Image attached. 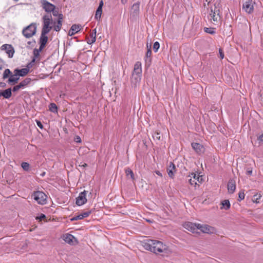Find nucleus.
Listing matches in <instances>:
<instances>
[{"label":"nucleus","instance_id":"nucleus-1","mask_svg":"<svg viewBox=\"0 0 263 263\" xmlns=\"http://www.w3.org/2000/svg\"><path fill=\"white\" fill-rule=\"evenodd\" d=\"M142 246L148 251L154 253H167L168 247L161 241L148 239L142 242Z\"/></svg>","mask_w":263,"mask_h":263},{"label":"nucleus","instance_id":"nucleus-2","mask_svg":"<svg viewBox=\"0 0 263 263\" xmlns=\"http://www.w3.org/2000/svg\"><path fill=\"white\" fill-rule=\"evenodd\" d=\"M219 3H215L213 6H212L209 12L208 19L213 23H217L220 19V9L219 7Z\"/></svg>","mask_w":263,"mask_h":263},{"label":"nucleus","instance_id":"nucleus-3","mask_svg":"<svg viewBox=\"0 0 263 263\" xmlns=\"http://www.w3.org/2000/svg\"><path fill=\"white\" fill-rule=\"evenodd\" d=\"M142 76V65L140 62H137L134 65V70L131 78V81L135 86L141 80Z\"/></svg>","mask_w":263,"mask_h":263},{"label":"nucleus","instance_id":"nucleus-4","mask_svg":"<svg viewBox=\"0 0 263 263\" xmlns=\"http://www.w3.org/2000/svg\"><path fill=\"white\" fill-rule=\"evenodd\" d=\"M43 27L42 31L49 32L52 28V24H54L55 22H53V20L51 14H47L44 15L42 17Z\"/></svg>","mask_w":263,"mask_h":263},{"label":"nucleus","instance_id":"nucleus-5","mask_svg":"<svg viewBox=\"0 0 263 263\" xmlns=\"http://www.w3.org/2000/svg\"><path fill=\"white\" fill-rule=\"evenodd\" d=\"M36 27L35 24L32 23L23 30L22 33L26 38H30L36 33Z\"/></svg>","mask_w":263,"mask_h":263},{"label":"nucleus","instance_id":"nucleus-6","mask_svg":"<svg viewBox=\"0 0 263 263\" xmlns=\"http://www.w3.org/2000/svg\"><path fill=\"white\" fill-rule=\"evenodd\" d=\"M33 199L40 204H44L46 203L47 196L42 192L37 191L33 195Z\"/></svg>","mask_w":263,"mask_h":263},{"label":"nucleus","instance_id":"nucleus-7","mask_svg":"<svg viewBox=\"0 0 263 263\" xmlns=\"http://www.w3.org/2000/svg\"><path fill=\"white\" fill-rule=\"evenodd\" d=\"M198 229L202 232L207 234H215L217 232L216 228L208 224H201L198 223Z\"/></svg>","mask_w":263,"mask_h":263},{"label":"nucleus","instance_id":"nucleus-8","mask_svg":"<svg viewBox=\"0 0 263 263\" xmlns=\"http://www.w3.org/2000/svg\"><path fill=\"white\" fill-rule=\"evenodd\" d=\"M63 240L67 243L74 245L78 243V241L72 235L66 233L63 235Z\"/></svg>","mask_w":263,"mask_h":263},{"label":"nucleus","instance_id":"nucleus-9","mask_svg":"<svg viewBox=\"0 0 263 263\" xmlns=\"http://www.w3.org/2000/svg\"><path fill=\"white\" fill-rule=\"evenodd\" d=\"M49 32L41 31V34L40 37L39 43L40 44V50H42L45 47L47 41H48V37L47 36V34Z\"/></svg>","mask_w":263,"mask_h":263},{"label":"nucleus","instance_id":"nucleus-10","mask_svg":"<svg viewBox=\"0 0 263 263\" xmlns=\"http://www.w3.org/2000/svg\"><path fill=\"white\" fill-rule=\"evenodd\" d=\"M86 194V191H84L79 194V196L76 198V202L78 205H82L87 202Z\"/></svg>","mask_w":263,"mask_h":263},{"label":"nucleus","instance_id":"nucleus-11","mask_svg":"<svg viewBox=\"0 0 263 263\" xmlns=\"http://www.w3.org/2000/svg\"><path fill=\"white\" fill-rule=\"evenodd\" d=\"M41 4L43 8L46 12L48 13L51 12V11L55 8V7L54 5L50 3L46 0H42Z\"/></svg>","mask_w":263,"mask_h":263},{"label":"nucleus","instance_id":"nucleus-12","mask_svg":"<svg viewBox=\"0 0 263 263\" xmlns=\"http://www.w3.org/2000/svg\"><path fill=\"white\" fill-rule=\"evenodd\" d=\"M254 4L252 1H248L242 5V9L248 13H251L254 10Z\"/></svg>","mask_w":263,"mask_h":263},{"label":"nucleus","instance_id":"nucleus-13","mask_svg":"<svg viewBox=\"0 0 263 263\" xmlns=\"http://www.w3.org/2000/svg\"><path fill=\"white\" fill-rule=\"evenodd\" d=\"M197 226L198 224L193 223L190 222H185L183 224V227L185 229L192 232V233H195L196 232L197 230H198V227Z\"/></svg>","mask_w":263,"mask_h":263},{"label":"nucleus","instance_id":"nucleus-14","mask_svg":"<svg viewBox=\"0 0 263 263\" xmlns=\"http://www.w3.org/2000/svg\"><path fill=\"white\" fill-rule=\"evenodd\" d=\"M30 82V79L26 78L23 81H22L18 85H17L13 87V91H17L20 89L24 88Z\"/></svg>","mask_w":263,"mask_h":263},{"label":"nucleus","instance_id":"nucleus-15","mask_svg":"<svg viewBox=\"0 0 263 263\" xmlns=\"http://www.w3.org/2000/svg\"><path fill=\"white\" fill-rule=\"evenodd\" d=\"M96 28L93 29L92 31L90 33L89 36L87 37V43L88 44H92L96 42Z\"/></svg>","mask_w":263,"mask_h":263},{"label":"nucleus","instance_id":"nucleus-16","mask_svg":"<svg viewBox=\"0 0 263 263\" xmlns=\"http://www.w3.org/2000/svg\"><path fill=\"white\" fill-rule=\"evenodd\" d=\"M3 49L6 50V52L9 55V58H12L13 55L14 50L13 47L11 45L5 44L2 46Z\"/></svg>","mask_w":263,"mask_h":263},{"label":"nucleus","instance_id":"nucleus-17","mask_svg":"<svg viewBox=\"0 0 263 263\" xmlns=\"http://www.w3.org/2000/svg\"><path fill=\"white\" fill-rule=\"evenodd\" d=\"M192 146L193 148L198 154L203 153L204 151V148L203 145L198 143H192Z\"/></svg>","mask_w":263,"mask_h":263},{"label":"nucleus","instance_id":"nucleus-18","mask_svg":"<svg viewBox=\"0 0 263 263\" xmlns=\"http://www.w3.org/2000/svg\"><path fill=\"white\" fill-rule=\"evenodd\" d=\"M80 25L73 24L72 25L68 32V35L70 36H72L75 34L76 33L78 32L80 30Z\"/></svg>","mask_w":263,"mask_h":263},{"label":"nucleus","instance_id":"nucleus-19","mask_svg":"<svg viewBox=\"0 0 263 263\" xmlns=\"http://www.w3.org/2000/svg\"><path fill=\"white\" fill-rule=\"evenodd\" d=\"M91 213L90 211H86L82 212V213L76 216L71 219V221L77 220L79 219H82L84 218L87 217Z\"/></svg>","mask_w":263,"mask_h":263},{"label":"nucleus","instance_id":"nucleus-20","mask_svg":"<svg viewBox=\"0 0 263 263\" xmlns=\"http://www.w3.org/2000/svg\"><path fill=\"white\" fill-rule=\"evenodd\" d=\"M236 189L235 181L234 180H230L228 183V190L229 193L232 194Z\"/></svg>","mask_w":263,"mask_h":263},{"label":"nucleus","instance_id":"nucleus-21","mask_svg":"<svg viewBox=\"0 0 263 263\" xmlns=\"http://www.w3.org/2000/svg\"><path fill=\"white\" fill-rule=\"evenodd\" d=\"M63 19V15L62 14L59 15V18H58L57 25H54V30L56 31H59L62 26V22Z\"/></svg>","mask_w":263,"mask_h":263},{"label":"nucleus","instance_id":"nucleus-22","mask_svg":"<svg viewBox=\"0 0 263 263\" xmlns=\"http://www.w3.org/2000/svg\"><path fill=\"white\" fill-rule=\"evenodd\" d=\"M20 79V76L17 74L14 73L13 74L11 75L8 80V83L11 85H14L17 83Z\"/></svg>","mask_w":263,"mask_h":263},{"label":"nucleus","instance_id":"nucleus-23","mask_svg":"<svg viewBox=\"0 0 263 263\" xmlns=\"http://www.w3.org/2000/svg\"><path fill=\"white\" fill-rule=\"evenodd\" d=\"M175 165L172 163L170 162L169 164V165L168 166L167 171L168 176L171 178H173L174 176V172H175Z\"/></svg>","mask_w":263,"mask_h":263},{"label":"nucleus","instance_id":"nucleus-24","mask_svg":"<svg viewBox=\"0 0 263 263\" xmlns=\"http://www.w3.org/2000/svg\"><path fill=\"white\" fill-rule=\"evenodd\" d=\"M29 72L28 68H23L21 69H16L14 71V73H17L20 77L26 76Z\"/></svg>","mask_w":263,"mask_h":263},{"label":"nucleus","instance_id":"nucleus-25","mask_svg":"<svg viewBox=\"0 0 263 263\" xmlns=\"http://www.w3.org/2000/svg\"><path fill=\"white\" fill-rule=\"evenodd\" d=\"M12 95L11 88L7 89L4 90L3 92H0V97L3 96L6 99L9 98Z\"/></svg>","mask_w":263,"mask_h":263},{"label":"nucleus","instance_id":"nucleus-26","mask_svg":"<svg viewBox=\"0 0 263 263\" xmlns=\"http://www.w3.org/2000/svg\"><path fill=\"white\" fill-rule=\"evenodd\" d=\"M140 2H137L133 4L132 7V11L133 13L137 15L139 12Z\"/></svg>","mask_w":263,"mask_h":263},{"label":"nucleus","instance_id":"nucleus-27","mask_svg":"<svg viewBox=\"0 0 263 263\" xmlns=\"http://www.w3.org/2000/svg\"><path fill=\"white\" fill-rule=\"evenodd\" d=\"M42 50H40V47L39 48V49H34V50H33V55H34V58H33L31 62L28 65V67L29 68L30 67V65L32 63H33L35 62V59L36 58H37L39 55V53L40 51H41Z\"/></svg>","mask_w":263,"mask_h":263},{"label":"nucleus","instance_id":"nucleus-28","mask_svg":"<svg viewBox=\"0 0 263 263\" xmlns=\"http://www.w3.org/2000/svg\"><path fill=\"white\" fill-rule=\"evenodd\" d=\"M222 207L221 209L228 210L230 207V203L228 200H224L221 202Z\"/></svg>","mask_w":263,"mask_h":263},{"label":"nucleus","instance_id":"nucleus-29","mask_svg":"<svg viewBox=\"0 0 263 263\" xmlns=\"http://www.w3.org/2000/svg\"><path fill=\"white\" fill-rule=\"evenodd\" d=\"M49 109L52 112H58V107L55 103H50L49 105Z\"/></svg>","mask_w":263,"mask_h":263},{"label":"nucleus","instance_id":"nucleus-30","mask_svg":"<svg viewBox=\"0 0 263 263\" xmlns=\"http://www.w3.org/2000/svg\"><path fill=\"white\" fill-rule=\"evenodd\" d=\"M125 173H126V176H127L130 175V178L133 180H135L134 174L131 169H130V168L126 169L125 170Z\"/></svg>","mask_w":263,"mask_h":263},{"label":"nucleus","instance_id":"nucleus-31","mask_svg":"<svg viewBox=\"0 0 263 263\" xmlns=\"http://www.w3.org/2000/svg\"><path fill=\"white\" fill-rule=\"evenodd\" d=\"M188 180L192 185H194V186H196V185L197 184V181L195 180V177H194V178L192 177V176L190 175L188 176Z\"/></svg>","mask_w":263,"mask_h":263},{"label":"nucleus","instance_id":"nucleus-32","mask_svg":"<svg viewBox=\"0 0 263 263\" xmlns=\"http://www.w3.org/2000/svg\"><path fill=\"white\" fill-rule=\"evenodd\" d=\"M261 197V195L260 194H256L253 196V201L256 203H259Z\"/></svg>","mask_w":263,"mask_h":263},{"label":"nucleus","instance_id":"nucleus-33","mask_svg":"<svg viewBox=\"0 0 263 263\" xmlns=\"http://www.w3.org/2000/svg\"><path fill=\"white\" fill-rule=\"evenodd\" d=\"M204 30L205 32L211 34H213L215 33V31L214 30V28H204Z\"/></svg>","mask_w":263,"mask_h":263},{"label":"nucleus","instance_id":"nucleus-34","mask_svg":"<svg viewBox=\"0 0 263 263\" xmlns=\"http://www.w3.org/2000/svg\"><path fill=\"white\" fill-rule=\"evenodd\" d=\"M10 74H11V72L9 69H5L3 73V79L8 78Z\"/></svg>","mask_w":263,"mask_h":263},{"label":"nucleus","instance_id":"nucleus-35","mask_svg":"<svg viewBox=\"0 0 263 263\" xmlns=\"http://www.w3.org/2000/svg\"><path fill=\"white\" fill-rule=\"evenodd\" d=\"M160 47V44L158 42H156L154 43L153 45V49L155 52H157Z\"/></svg>","mask_w":263,"mask_h":263},{"label":"nucleus","instance_id":"nucleus-36","mask_svg":"<svg viewBox=\"0 0 263 263\" xmlns=\"http://www.w3.org/2000/svg\"><path fill=\"white\" fill-rule=\"evenodd\" d=\"M21 166L25 171H28L29 168V164L27 162H23Z\"/></svg>","mask_w":263,"mask_h":263},{"label":"nucleus","instance_id":"nucleus-37","mask_svg":"<svg viewBox=\"0 0 263 263\" xmlns=\"http://www.w3.org/2000/svg\"><path fill=\"white\" fill-rule=\"evenodd\" d=\"M245 194L243 191L239 192L238 194V200L241 201L245 198Z\"/></svg>","mask_w":263,"mask_h":263},{"label":"nucleus","instance_id":"nucleus-38","mask_svg":"<svg viewBox=\"0 0 263 263\" xmlns=\"http://www.w3.org/2000/svg\"><path fill=\"white\" fill-rule=\"evenodd\" d=\"M152 55V50L151 49H148V50H147V52L145 54V61H147V60H148V58H151V56Z\"/></svg>","mask_w":263,"mask_h":263},{"label":"nucleus","instance_id":"nucleus-39","mask_svg":"<svg viewBox=\"0 0 263 263\" xmlns=\"http://www.w3.org/2000/svg\"><path fill=\"white\" fill-rule=\"evenodd\" d=\"M153 138L154 139H156L157 140H160L161 136L160 135V133L158 132H156L153 135Z\"/></svg>","mask_w":263,"mask_h":263},{"label":"nucleus","instance_id":"nucleus-40","mask_svg":"<svg viewBox=\"0 0 263 263\" xmlns=\"http://www.w3.org/2000/svg\"><path fill=\"white\" fill-rule=\"evenodd\" d=\"M102 12L97 10L95 14V18L97 20H100Z\"/></svg>","mask_w":263,"mask_h":263},{"label":"nucleus","instance_id":"nucleus-41","mask_svg":"<svg viewBox=\"0 0 263 263\" xmlns=\"http://www.w3.org/2000/svg\"><path fill=\"white\" fill-rule=\"evenodd\" d=\"M51 12H52V14L53 16H58V18H59V15H60L61 13H59L58 10L53 9V10Z\"/></svg>","mask_w":263,"mask_h":263},{"label":"nucleus","instance_id":"nucleus-42","mask_svg":"<svg viewBox=\"0 0 263 263\" xmlns=\"http://www.w3.org/2000/svg\"><path fill=\"white\" fill-rule=\"evenodd\" d=\"M219 55H220V57L221 59H223L224 58V53L222 51V50L221 49H219Z\"/></svg>","mask_w":263,"mask_h":263},{"label":"nucleus","instance_id":"nucleus-43","mask_svg":"<svg viewBox=\"0 0 263 263\" xmlns=\"http://www.w3.org/2000/svg\"><path fill=\"white\" fill-rule=\"evenodd\" d=\"M36 124L40 128H43V125L40 121L36 120Z\"/></svg>","mask_w":263,"mask_h":263},{"label":"nucleus","instance_id":"nucleus-44","mask_svg":"<svg viewBox=\"0 0 263 263\" xmlns=\"http://www.w3.org/2000/svg\"><path fill=\"white\" fill-rule=\"evenodd\" d=\"M258 140H259L260 142H263V134L260 135L258 138Z\"/></svg>","mask_w":263,"mask_h":263},{"label":"nucleus","instance_id":"nucleus-45","mask_svg":"<svg viewBox=\"0 0 263 263\" xmlns=\"http://www.w3.org/2000/svg\"><path fill=\"white\" fill-rule=\"evenodd\" d=\"M191 175L192 176V177L194 178V177H195V180L197 181V174H196L195 173H192Z\"/></svg>","mask_w":263,"mask_h":263},{"label":"nucleus","instance_id":"nucleus-46","mask_svg":"<svg viewBox=\"0 0 263 263\" xmlns=\"http://www.w3.org/2000/svg\"><path fill=\"white\" fill-rule=\"evenodd\" d=\"M155 173L158 175V176H160L161 177H162V175L161 174V173L160 172H159V171H156L155 172Z\"/></svg>","mask_w":263,"mask_h":263},{"label":"nucleus","instance_id":"nucleus-47","mask_svg":"<svg viewBox=\"0 0 263 263\" xmlns=\"http://www.w3.org/2000/svg\"><path fill=\"white\" fill-rule=\"evenodd\" d=\"M45 218V215L44 214H42L39 217H37L40 220H42Z\"/></svg>","mask_w":263,"mask_h":263},{"label":"nucleus","instance_id":"nucleus-48","mask_svg":"<svg viewBox=\"0 0 263 263\" xmlns=\"http://www.w3.org/2000/svg\"><path fill=\"white\" fill-rule=\"evenodd\" d=\"M197 182H200L202 180V178L199 176V174H197Z\"/></svg>","mask_w":263,"mask_h":263},{"label":"nucleus","instance_id":"nucleus-49","mask_svg":"<svg viewBox=\"0 0 263 263\" xmlns=\"http://www.w3.org/2000/svg\"><path fill=\"white\" fill-rule=\"evenodd\" d=\"M35 43V41H33V42L29 41L28 42L27 44L28 45H32L33 44Z\"/></svg>","mask_w":263,"mask_h":263},{"label":"nucleus","instance_id":"nucleus-50","mask_svg":"<svg viewBox=\"0 0 263 263\" xmlns=\"http://www.w3.org/2000/svg\"><path fill=\"white\" fill-rule=\"evenodd\" d=\"M97 10H99L100 12H102V7L101 6H99Z\"/></svg>","mask_w":263,"mask_h":263},{"label":"nucleus","instance_id":"nucleus-51","mask_svg":"<svg viewBox=\"0 0 263 263\" xmlns=\"http://www.w3.org/2000/svg\"><path fill=\"white\" fill-rule=\"evenodd\" d=\"M146 48H147V50H148V49H149H149H151V45H148V43H147Z\"/></svg>","mask_w":263,"mask_h":263},{"label":"nucleus","instance_id":"nucleus-52","mask_svg":"<svg viewBox=\"0 0 263 263\" xmlns=\"http://www.w3.org/2000/svg\"><path fill=\"white\" fill-rule=\"evenodd\" d=\"M87 164L86 163H84L82 165H80L79 166H81V167H85L86 166H87Z\"/></svg>","mask_w":263,"mask_h":263},{"label":"nucleus","instance_id":"nucleus-53","mask_svg":"<svg viewBox=\"0 0 263 263\" xmlns=\"http://www.w3.org/2000/svg\"><path fill=\"white\" fill-rule=\"evenodd\" d=\"M77 142H81V139L79 137H78L77 138Z\"/></svg>","mask_w":263,"mask_h":263},{"label":"nucleus","instance_id":"nucleus-54","mask_svg":"<svg viewBox=\"0 0 263 263\" xmlns=\"http://www.w3.org/2000/svg\"><path fill=\"white\" fill-rule=\"evenodd\" d=\"M252 171H248L247 172V173L248 174H249V175H251V174H252Z\"/></svg>","mask_w":263,"mask_h":263},{"label":"nucleus","instance_id":"nucleus-55","mask_svg":"<svg viewBox=\"0 0 263 263\" xmlns=\"http://www.w3.org/2000/svg\"><path fill=\"white\" fill-rule=\"evenodd\" d=\"M103 5V1H101L100 2L99 6H101L102 7Z\"/></svg>","mask_w":263,"mask_h":263},{"label":"nucleus","instance_id":"nucleus-56","mask_svg":"<svg viewBox=\"0 0 263 263\" xmlns=\"http://www.w3.org/2000/svg\"><path fill=\"white\" fill-rule=\"evenodd\" d=\"M121 2L123 4H125V3H126V0H121Z\"/></svg>","mask_w":263,"mask_h":263},{"label":"nucleus","instance_id":"nucleus-57","mask_svg":"<svg viewBox=\"0 0 263 263\" xmlns=\"http://www.w3.org/2000/svg\"><path fill=\"white\" fill-rule=\"evenodd\" d=\"M45 172H44L43 173H42V175H42V176H44V175H45Z\"/></svg>","mask_w":263,"mask_h":263},{"label":"nucleus","instance_id":"nucleus-58","mask_svg":"<svg viewBox=\"0 0 263 263\" xmlns=\"http://www.w3.org/2000/svg\"><path fill=\"white\" fill-rule=\"evenodd\" d=\"M2 66H0V70L2 69Z\"/></svg>","mask_w":263,"mask_h":263}]
</instances>
